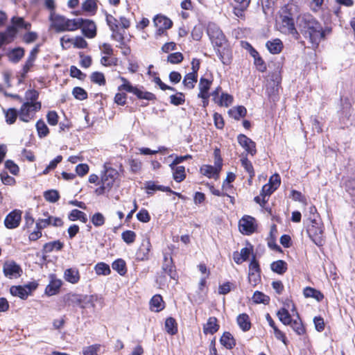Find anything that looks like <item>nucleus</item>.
<instances>
[{"label":"nucleus","mask_w":355,"mask_h":355,"mask_svg":"<svg viewBox=\"0 0 355 355\" xmlns=\"http://www.w3.org/2000/svg\"><path fill=\"white\" fill-rule=\"evenodd\" d=\"M62 160V157L61 155H58L55 159H53L49 164L46 167V168L43 171L42 173L46 175L49 173L50 171L56 168L58 164H59Z\"/></svg>","instance_id":"nucleus-61"},{"label":"nucleus","mask_w":355,"mask_h":355,"mask_svg":"<svg viewBox=\"0 0 355 355\" xmlns=\"http://www.w3.org/2000/svg\"><path fill=\"white\" fill-rule=\"evenodd\" d=\"M94 270L98 275H108L111 272L109 265L103 262L98 263L95 266Z\"/></svg>","instance_id":"nucleus-41"},{"label":"nucleus","mask_w":355,"mask_h":355,"mask_svg":"<svg viewBox=\"0 0 355 355\" xmlns=\"http://www.w3.org/2000/svg\"><path fill=\"white\" fill-rule=\"evenodd\" d=\"M100 347L101 345L98 344L90 345L83 349V355H98Z\"/></svg>","instance_id":"nucleus-64"},{"label":"nucleus","mask_w":355,"mask_h":355,"mask_svg":"<svg viewBox=\"0 0 355 355\" xmlns=\"http://www.w3.org/2000/svg\"><path fill=\"white\" fill-rule=\"evenodd\" d=\"M40 102H26L19 110V119L24 122H28L31 117L30 116L31 112H37L41 109Z\"/></svg>","instance_id":"nucleus-5"},{"label":"nucleus","mask_w":355,"mask_h":355,"mask_svg":"<svg viewBox=\"0 0 355 355\" xmlns=\"http://www.w3.org/2000/svg\"><path fill=\"white\" fill-rule=\"evenodd\" d=\"M217 318L215 317H210L207 322L206 326L204 327L205 334H215L219 329V325L217 323Z\"/></svg>","instance_id":"nucleus-23"},{"label":"nucleus","mask_w":355,"mask_h":355,"mask_svg":"<svg viewBox=\"0 0 355 355\" xmlns=\"http://www.w3.org/2000/svg\"><path fill=\"white\" fill-rule=\"evenodd\" d=\"M237 141L248 154L252 156L256 154V143L250 138L243 134H240L237 136Z\"/></svg>","instance_id":"nucleus-10"},{"label":"nucleus","mask_w":355,"mask_h":355,"mask_svg":"<svg viewBox=\"0 0 355 355\" xmlns=\"http://www.w3.org/2000/svg\"><path fill=\"white\" fill-rule=\"evenodd\" d=\"M173 171V177L175 182H181L186 178L185 168L183 166L171 168Z\"/></svg>","instance_id":"nucleus-29"},{"label":"nucleus","mask_w":355,"mask_h":355,"mask_svg":"<svg viewBox=\"0 0 355 355\" xmlns=\"http://www.w3.org/2000/svg\"><path fill=\"white\" fill-rule=\"evenodd\" d=\"M165 329L170 335H175L178 332V327L175 320L172 318H168L165 321Z\"/></svg>","instance_id":"nucleus-36"},{"label":"nucleus","mask_w":355,"mask_h":355,"mask_svg":"<svg viewBox=\"0 0 355 355\" xmlns=\"http://www.w3.org/2000/svg\"><path fill=\"white\" fill-rule=\"evenodd\" d=\"M45 200L49 202H56L60 198V194L57 190H48L44 193Z\"/></svg>","instance_id":"nucleus-47"},{"label":"nucleus","mask_w":355,"mask_h":355,"mask_svg":"<svg viewBox=\"0 0 355 355\" xmlns=\"http://www.w3.org/2000/svg\"><path fill=\"white\" fill-rule=\"evenodd\" d=\"M72 94L73 96L78 100H85L87 98L86 91L80 87H76L73 89Z\"/></svg>","instance_id":"nucleus-59"},{"label":"nucleus","mask_w":355,"mask_h":355,"mask_svg":"<svg viewBox=\"0 0 355 355\" xmlns=\"http://www.w3.org/2000/svg\"><path fill=\"white\" fill-rule=\"evenodd\" d=\"M62 286V281L60 279H52L49 284L46 287L45 293L51 296L57 294Z\"/></svg>","instance_id":"nucleus-18"},{"label":"nucleus","mask_w":355,"mask_h":355,"mask_svg":"<svg viewBox=\"0 0 355 355\" xmlns=\"http://www.w3.org/2000/svg\"><path fill=\"white\" fill-rule=\"evenodd\" d=\"M207 34L212 44L220 47L225 41V37L219 27L214 23H209L207 28Z\"/></svg>","instance_id":"nucleus-4"},{"label":"nucleus","mask_w":355,"mask_h":355,"mask_svg":"<svg viewBox=\"0 0 355 355\" xmlns=\"http://www.w3.org/2000/svg\"><path fill=\"white\" fill-rule=\"evenodd\" d=\"M289 325L297 335L301 336L305 333V328L297 313L296 318L293 319Z\"/></svg>","instance_id":"nucleus-19"},{"label":"nucleus","mask_w":355,"mask_h":355,"mask_svg":"<svg viewBox=\"0 0 355 355\" xmlns=\"http://www.w3.org/2000/svg\"><path fill=\"white\" fill-rule=\"evenodd\" d=\"M183 55L180 52L173 53L168 55L167 60L171 64H179L183 60Z\"/></svg>","instance_id":"nucleus-62"},{"label":"nucleus","mask_w":355,"mask_h":355,"mask_svg":"<svg viewBox=\"0 0 355 355\" xmlns=\"http://www.w3.org/2000/svg\"><path fill=\"white\" fill-rule=\"evenodd\" d=\"M252 300L256 304H268L270 302V297L260 291H255L252 296Z\"/></svg>","instance_id":"nucleus-43"},{"label":"nucleus","mask_w":355,"mask_h":355,"mask_svg":"<svg viewBox=\"0 0 355 355\" xmlns=\"http://www.w3.org/2000/svg\"><path fill=\"white\" fill-rule=\"evenodd\" d=\"M276 189L271 184H266L263 185L261 191V196H263V204L266 202L265 197L270 196Z\"/></svg>","instance_id":"nucleus-60"},{"label":"nucleus","mask_w":355,"mask_h":355,"mask_svg":"<svg viewBox=\"0 0 355 355\" xmlns=\"http://www.w3.org/2000/svg\"><path fill=\"white\" fill-rule=\"evenodd\" d=\"M228 114L230 117L239 121L241 118H243L247 114V110L243 105L233 107L228 111Z\"/></svg>","instance_id":"nucleus-16"},{"label":"nucleus","mask_w":355,"mask_h":355,"mask_svg":"<svg viewBox=\"0 0 355 355\" xmlns=\"http://www.w3.org/2000/svg\"><path fill=\"white\" fill-rule=\"evenodd\" d=\"M10 292L13 296L19 297L23 300L26 299L29 295V292L22 286H12L10 288Z\"/></svg>","instance_id":"nucleus-27"},{"label":"nucleus","mask_w":355,"mask_h":355,"mask_svg":"<svg viewBox=\"0 0 355 355\" xmlns=\"http://www.w3.org/2000/svg\"><path fill=\"white\" fill-rule=\"evenodd\" d=\"M64 246L63 243L60 241H54L53 242L46 243L43 246V251L45 253H49L52 252L54 249L59 251L62 249Z\"/></svg>","instance_id":"nucleus-37"},{"label":"nucleus","mask_w":355,"mask_h":355,"mask_svg":"<svg viewBox=\"0 0 355 355\" xmlns=\"http://www.w3.org/2000/svg\"><path fill=\"white\" fill-rule=\"evenodd\" d=\"M297 23L300 31L309 40L313 48H317L320 41L325 38V31H322L320 23L311 15H300Z\"/></svg>","instance_id":"nucleus-1"},{"label":"nucleus","mask_w":355,"mask_h":355,"mask_svg":"<svg viewBox=\"0 0 355 355\" xmlns=\"http://www.w3.org/2000/svg\"><path fill=\"white\" fill-rule=\"evenodd\" d=\"M232 101L233 98L231 95L223 93L216 103L221 106L227 107L232 103Z\"/></svg>","instance_id":"nucleus-58"},{"label":"nucleus","mask_w":355,"mask_h":355,"mask_svg":"<svg viewBox=\"0 0 355 355\" xmlns=\"http://www.w3.org/2000/svg\"><path fill=\"white\" fill-rule=\"evenodd\" d=\"M91 221L95 227H101L104 225L105 218L101 213L97 212L92 216Z\"/></svg>","instance_id":"nucleus-55"},{"label":"nucleus","mask_w":355,"mask_h":355,"mask_svg":"<svg viewBox=\"0 0 355 355\" xmlns=\"http://www.w3.org/2000/svg\"><path fill=\"white\" fill-rule=\"evenodd\" d=\"M280 23L279 30L284 34L291 35L295 40H298L300 34L295 26L294 19L291 14L284 11L280 15Z\"/></svg>","instance_id":"nucleus-3"},{"label":"nucleus","mask_w":355,"mask_h":355,"mask_svg":"<svg viewBox=\"0 0 355 355\" xmlns=\"http://www.w3.org/2000/svg\"><path fill=\"white\" fill-rule=\"evenodd\" d=\"M266 47L272 54L279 53L283 49V43L279 39H275L266 42Z\"/></svg>","instance_id":"nucleus-21"},{"label":"nucleus","mask_w":355,"mask_h":355,"mask_svg":"<svg viewBox=\"0 0 355 355\" xmlns=\"http://www.w3.org/2000/svg\"><path fill=\"white\" fill-rule=\"evenodd\" d=\"M311 222L312 223L311 227H308L307 229V233L310 238H311L313 240V236L316 235L318 234L322 233V230L319 227H316L315 226L318 225L315 216H313V218H310Z\"/></svg>","instance_id":"nucleus-45"},{"label":"nucleus","mask_w":355,"mask_h":355,"mask_svg":"<svg viewBox=\"0 0 355 355\" xmlns=\"http://www.w3.org/2000/svg\"><path fill=\"white\" fill-rule=\"evenodd\" d=\"M80 308L86 309L88 307H94V297L93 295H81Z\"/></svg>","instance_id":"nucleus-51"},{"label":"nucleus","mask_w":355,"mask_h":355,"mask_svg":"<svg viewBox=\"0 0 355 355\" xmlns=\"http://www.w3.org/2000/svg\"><path fill=\"white\" fill-rule=\"evenodd\" d=\"M185 102V96L182 92H177L170 96V103L174 105H180Z\"/></svg>","instance_id":"nucleus-48"},{"label":"nucleus","mask_w":355,"mask_h":355,"mask_svg":"<svg viewBox=\"0 0 355 355\" xmlns=\"http://www.w3.org/2000/svg\"><path fill=\"white\" fill-rule=\"evenodd\" d=\"M277 315L279 320L284 324L289 325L293 318L291 316L288 311L285 308L280 309L277 313Z\"/></svg>","instance_id":"nucleus-35"},{"label":"nucleus","mask_w":355,"mask_h":355,"mask_svg":"<svg viewBox=\"0 0 355 355\" xmlns=\"http://www.w3.org/2000/svg\"><path fill=\"white\" fill-rule=\"evenodd\" d=\"M105 19L107 25L112 32H115L119 28V21L114 17L112 15L105 12Z\"/></svg>","instance_id":"nucleus-49"},{"label":"nucleus","mask_w":355,"mask_h":355,"mask_svg":"<svg viewBox=\"0 0 355 355\" xmlns=\"http://www.w3.org/2000/svg\"><path fill=\"white\" fill-rule=\"evenodd\" d=\"M117 177L118 172L115 169H107L101 178V184L107 188V191H110Z\"/></svg>","instance_id":"nucleus-13"},{"label":"nucleus","mask_w":355,"mask_h":355,"mask_svg":"<svg viewBox=\"0 0 355 355\" xmlns=\"http://www.w3.org/2000/svg\"><path fill=\"white\" fill-rule=\"evenodd\" d=\"M38 52H39V46H38L34 47L30 52V54L23 67L24 68L25 73H28L30 71L31 68L33 66L34 62L37 58V55Z\"/></svg>","instance_id":"nucleus-22"},{"label":"nucleus","mask_w":355,"mask_h":355,"mask_svg":"<svg viewBox=\"0 0 355 355\" xmlns=\"http://www.w3.org/2000/svg\"><path fill=\"white\" fill-rule=\"evenodd\" d=\"M345 190L352 197L355 203V180H350L345 182Z\"/></svg>","instance_id":"nucleus-57"},{"label":"nucleus","mask_w":355,"mask_h":355,"mask_svg":"<svg viewBox=\"0 0 355 355\" xmlns=\"http://www.w3.org/2000/svg\"><path fill=\"white\" fill-rule=\"evenodd\" d=\"M135 95L139 99H145L147 101H155L156 100V96L154 94L147 92L143 91L140 89H137L135 92Z\"/></svg>","instance_id":"nucleus-44"},{"label":"nucleus","mask_w":355,"mask_h":355,"mask_svg":"<svg viewBox=\"0 0 355 355\" xmlns=\"http://www.w3.org/2000/svg\"><path fill=\"white\" fill-rule=\"evenodd\" d=\"M145 188L146 189V193L149 195H152L153 191H171V189L169 187H165L163 185H157L153 181L146 182L145 184Z\"/></svg>","instance_id":"nucleus-15"},{"label":"nucleus","mask_w":355,"mask_h":355,"mask_svg":"<svg viewBox=\"0 0 355 355\" xmlns=\"http://www.w3.org/2000/svg\"><path fill=\"white\" fill-rule=\"evenodd\" d=\"M44 215L45 216H48V218L45 219H38L36 222V229L42 230L46 228L47 226L51 225L52 216H49L48 212L44 213Z\"/></svg>","instance_id":"nucleus-52"},{"label":"nucleus","mask_w":355,"mask_h":355,"mask_svg":"<svg viewBox=\"0 0 355 355\" xmlns=\"http://www.w3.org/2000/svg\"><path fill=\"white\" fill-rule=\"evenodd\" d=\"M22 211L14 209L10 211L4 219V225L6 228L12 230L18 227L21 220Z\"/></svg>","instance_id":"nucleus-8"},{"label":"nucleus","mask_w":355,"mask_h":355,"mask_svg":"<svg viewBox=\"0 0 355 355\" xmlns=\"http://www.w3.org/2000/svg\"><path fill=\"white\" fill-rule=\"evenodd\" d=\"M113 270L118 272L120 275H124L126 272V264L124 260L122 259H118L112 263Z\"/></svg>","instance_id":"nucleus-40"},{"label":"nucleus","mask_w":355,"mask_h":355,"mask_svg":"<svg viewBox=\"0 0 355 355\" xmlns=\"http://www.w3.org/2000/svg\"><path fill=\"white\" fill-rule=\"evenodd\" d=\"M121 238L127 244H131L135 242L136 239V234L131 230H126L122 232Z\"/></svg>","instance_id":"nucleus-53"},{"label":"nucleus","mask_w":355,"mask_h":355,"mask_svg":"<svg viewBox=\"0 0 355 355\" xmlns=\"http://www.w3.org/2000/svg\"><path fill=\"white\" fill-rule=\"evenodd\" d=\"M92 82L96 83L99 85H104L105 84V78L103 73L95 71L92 73L90 76Z\"/></svg>","instance_id":"nucleus-54"},{"label":"nucleus","mask_w":355,"mask_h":355,"mask_svg":"<svg viewBox=\"0 0 355 355\" xmlns=\"http://www.w3.org/2000/svg\"><path fill=\"white\" fill-rule=\"evenodd\" d=\"M162 269L163 272L169 275L171 279H176L175 266L169 254L166 253L164 254V261Z\"/></svg>","instance_id":"nucleus-12"},{"label":"nucleus","mask_w":355,"mask_h":355,"mask_svg":"<svg viewBox=\"0 0 355 355\" xmlns=\"http://www.w3.org/2000/svg\"><path fill=\"white\" fill-rule=\"evenodd\" d=\"M241 162L242 166L248 173L250 178H252L254 176L255 173L251 162L248 160V159L246 157H243L241 159Z\"/></svg>","instance_id":"nucleus-50"},{"label":"nucleus","mask_w":355,"mask_h":355,"mask_svg":"<svg viewBox=\"0 0 355 355\" xmlns=\"http://www.w3.org/2000/svg\"><path fill=\"white\" fill-rule=\"evenodd\" d=\"M5 167L8 169L12 175H17L19 171V166L10 159H8L5 162Z\"/></svg>","instance_id":"nucleus-63"},{"label":"nucleus","mask_w":355,"mask_h":355,"mask_svg":"<svg viewBox=\"0 0 355 355\" xmlns=\"http://www.w3.org/2000/svg\"><path fill=\"white\" fill-rule=\"evenodd\" d=\"M65 302L68 306H80L81 304V295L78 294H68L65 296Z\"/></svg>","instance_id":"nucleus-34"},{"label":"nucleus","mask_w":355,"mask_h":355,"mask_svg":"<svg viewBox=\"0 0 355 355\" xmlns=\"http://www.w3.org/2000/svg\"><path fill=\"white\" fill-rule=\"evenodd\" d=\"M121 80L123 82V84L120 85L118 88L119 91L125 90L128 92L132 93L135 94L137 87L132 86L125 78L121 77Z\"/></svg>","instance_id":"nucleus-56"},{"label":"nucleus","mask_w":355,"mask_h":355,"mask_svg":"<svg viewBox=\"0 0 355 355\" xmlns=\"http://www.w3.org/2000/svg\"><path fill=\"white\" fill-rule=\"evenodd\" d=\"M237 323L243 331H248L251 328V322L248 314L242 313L237 317Z\"/></svg>","instance_id":"nucleus-24"},{"label":"nucleus","mask_w":355,"mask_h":355,"mask_svg":"<svg viewBox=\"0 0 355 355\" xmlns=\"http://www.w3.org/2000/svg\"><path fill=\"white\" fill-rule=\"evenodd\" d=\"M3 272L10 279L19 277L23 271L21 266L14 261H7L3 263Z\"/></svg>","instance_id":"nucleus-7"},{"label":"nucleus","mask_w":355,"mask_h":355,"mask_svg":"<svg viewBox=\"0 0 355 355\" xmlns=\"http://www.w3.org/2000/svg\"><path fill=\"white\" fill-rule=\"evenodd\" d=\"M303 294L305 297H313L318 302L324 298V295L320 291L309 286L304 289Z\"/></svg>","instance_id":"nucleus-25"},{"label":"nucleus","mask_w":355,"mask_h":355,"mask_svg":"<svg viewBox=\"0 0 355 355\" xmlns=\"http://www.w3.org/2000/svg\"><path fill=\"white\" fill-rule=\"evenodd\" d=\"M154 23L156 26L163 27L169 29L172 27V21L166 17L157 15L154 19Z\"/></svg>","instance_id":"nucleus-33"},{"label":"nucleus","mask_w":355,"mask_h":355,"mask_svg":"<svg viewBox=\"0 0 355 355\" xmlns=\"http://www.w3.org/2000/svg\"><path fill=\"white\" fill-rule=\"evenodd\" d=\"M150 309L155 312H159L164 308V302L160 295H155L150 301Z\"/></svg>","instance_id":"nucleus-17"},{"label":"nucleus","mask_w":355,"mask_h":355,"mask_svg":"<svg viewBox=\"0 0 355 355\" xmlns=\"http://www.w3.org/2000/svg\"><path fill=\"white\" fill-rule=\"evenodd\" d=\"M64 278L67 282L71 284H76L80 279L79 272L76 269H67L64 272Z\"/></svg>","instance_id":"nucleus-32"},{"label":"nucleus","mask_w":355,"mask_h":355,"mask_svg":"<svg viewBox=\"0 0 355 355\" xmlns=\"http://www.w3.org/2000/svg\"><path fill=\"white\" fill-rule=\"evenodd\" d=\"M82 8L86 12L94 14L98 8L96 0H85L82 5Z\"/></svg>","instance_id":"nucleus-46"},{"label":"nucleus","mask_w":355,"mask_h":355,"mask_svg":"<svg viewBox=\"0 0 355 355\" xmlns=\"http://www.w3.org/2000/svg\"><path fill=\"white\" fill-rule=\"evenodd\" d=\"M239 230L242 234L250 235L256 230L255 219L250 216H244L239 220Z\"/></svg>","instance_id":"nucleus-9"},{"label":"nucleus","mask_w":355,"mask_h":355,"mask_svg":"<svg viewBox=\"0 0 355 355\" xmlns=\"http://www.w3.org/2000/svg\"><path fill=\"white\" fill-rule=\"evenodd\" d=\"M250 5V0H244L242 4L234 7L233 12L238 17L241 19H245V11L247 10Z\"/></svg>","instance_id":"nucleus-31"},{"label":"nucleus","mask_w":355,"mask_h":355,"mask_svg":"<svg viewBox=\"0 0 355 355\" xmlns=\"http://www.w3.org/2000/svg\"><path fill=\"white\" fill-rule=\"evenodd\" d=\"M151 247L150 239L148 238L144 239L136 253L137 260L141 261L148 260Z\"/></svg>","instance_id":"nucleus-11"},{"label":"nucleus","mask_w":355,"mask_h":355,"mask_svg":"<svg viewBox=\"0 0 355 355\" xmlns=\"http://www.w3.org/2000/svg\"><path fill=\"white\" fill-rule=\"evenodd\" d=\"M221 168L222 167H218L216 165L214 166L211 165H203L200 168V172L202 175L210 178L214 177L215 175H218Z\"/></svg>","instance_id":"nucleus-26"},{"label":"nucleus","mask_w":355,"mask_h":355,"mask_svg":"<svg viewBox=\"0 0 355 355\" xmlns=\"http://www.w3.org/2000/svg\"><path fill=\"white\" fill-rule=\"evenodd\" d=\"M36 129L40 138L46 137L49 133V128L42 119L36 123Z\"/></svg>","instance_id":"nucleus-42"},{"label":"nucleus","mask_w":355,"mask_h":355,"mask_svg":"<svg viewBox=\"0 0 355 355\" xmlns=\"http://www.w3.org/2000/svg\"><path fill=\"white\" fill-rule=\"evenodd\" d=\"M49 19L51 21L50 28L54 29L56 33L73 31L78 29L76 19H69L63 15L52 12L50 13Z\"/></svg>","instance_id":"nucleus-2"},{"label":"nucleus","mask_w":355,"mask_h":355,"mask_svg":"<svg viewBox=\"0 0 355 355\" xmlns=\"http://www.w3.org/2000/svg\"><path fill=\"white\" fill-rule=\"evenodd\" d=\"M270 268L273 272L282 275L287 270V263L283 260L273 261L270 264Z\"/></svg>","instance_id":"nucleus-28"},{"label":"nucleus","mask_w":355,"mask_h":355,"mask_svg":"<svg viewBox=\"0 0 355 355\" xmlns=\"http://www.w3.org/2000/svg\"><path fill=\"white\" fill-rule=\"evenodd\" d=\"M220 344L227 349H232L236 345V340L233 336L228 331L223 333L220 339Z\"/></svg>","instance_id":"nucleus-14"},{"label":"nucleus","mask_w":355,"mask_h":355,"mask_svg":"<svg viewBox=\"0 0 355 355\" xmlns=\"http://www.w3.org/2000/svg\"><path fill=\"white\" fill-rule=\"evenodd\" d=\"M198 80V74L194 73H187L182 81L183 85L188 89H193L195 87V83Z\"/></svg>","instance_id":"nucleus-38"},{"label":"nucleus","mask_w":355,"mask_h":355,"mask_svg":"<svg viewBox=\"0 0 355 355\" xmlns=\"http://www.w3.org/2000/svg\"><path fill=\"white\" fill-rule=\"evenodd\" d=\"M5 114L6 121L8 124H13L17 116L19 115V112H18L15 108H9L6 110H3Z\"/></svg>","instance_id":"nucleus-39"},{"label":"nucleus","mask_w":355,"mask_h":355,"mask_svg":"<svg viewBox=\"0 0 355 355\" xmlns=\"http://www.w3.org/2000/svg\"><path fill=\"white\" fill-rule=\"evenodd\" d=\"M78 29L81 28L83 34L87 38H94L96 35V26L91 19L77 18Z\"/></svg>","instance_id":"nucleus-6"},{"label":"nucleus","mask_w":355,"mask_h":355,"mask_svg":"<svg viewBox=\"0 0 355 355\" xmlns=\"http://www.w3.org/2000/svg\"><path fill=\"white\" fill-rule=\"evenodd\" d=\"M68 219L71 221L80 220L81 222L85 223L87 221V217L85 213L78 210L73 209L68 215Z\"/></svg>","instance_id":"nucleus-30"},{"label":"nucleus","mask_w":355,"mask_h":355,"mask_svg":"<svg viewBox=\"0 0 355 355\" xmlns=\"http://www.w3.org/2000/svg\"><path fill=\"white\" fill-rule=\"evenodd\" d=\"M24 49L21 47H17L12 49L8 53L9 60L13 63H17L24 55Z\"/></svg>","instance_id":"nucleus-20"}]
</instances>
